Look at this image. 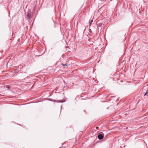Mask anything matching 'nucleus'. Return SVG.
<instances>
[{"label": "nucleus", "instance_id": "nucleus-1", "mask_svg": "<svg viewBox=\"0 0 148 148\" xmlns=\"http://www.w3.org/2000/svg\"><path fill=\"white\" fill-rule=\"evenodd\" d=\"M104 137V134L102 132H100L98 135V138L100 140L102 139Z\"/></svg>", "mask_w": 148, "mask_h": 148}, {"label": "nucleus", "instance_id": "nucleus-2", "mask_svg": "<svg viewBox=\"0 0 148 148\" xmlns=\"http://www.w3.org/2000/svg\"><path fill=\"white\" fill-rule=\"evenodd\" d=\"M51 100L52 101H53L54 102H57L58 103H60V102L63 103V102H64L65 101V100H53V99H51Z\"/></svg>", "mask_w": 148, "mask_h": 148}, {"label": "nucleus", "instance_id": "nucleus-3", "mask_svg": "<svg viewBox=\"0 0 148 148\" xmlns=\"http://www.w3.org/2000/svg\"><path fill=\"white\" fill-rule=\"evenodd\" d=\"M103 25V23H99L97 24L98 27H101Z\"/></svg>", "mask_w": 148, "mask_h": 148}, {"label": "nucleus", "instance_id": "nucleus-4", "mask_svg": "<svg viewBox=\"0 0 148 148\" xmlns=\"http://www.w3.org/2000/svg\"><path fill=\"white\" fill-rule=\"evenodd\" d=\"M31 14L29 13L28 12L27 14V17L29 19H30V18Z\"/></svg>", "mask_w": 148, "mask_h": 148}, {"label": "nucleus", "instance_id": "nucleus-5", "mask_svg": "<svg viewBox=\"0 0 148 148\" xmlns=\"http://www.w3.org/2000/svg\"><path fill=\"white\" fill-rule=\"evenodd\" d=\"M62 65L64 66H67V63H66V64H64L63 63H62Z\"/></svg>", "mask_w": 148, "mask_h": 148}, {"label": "nucleus", "instance_id": "nucleus-6", "mask_svg": "<svg viewBox=\"0 0 148 148\" xmlns=\"http://www.w3.org/2000/svg\"><path fill=\"white\" fill-rule=\"evenodd\" d=\"M148 89H147V90L146 91V92L145 94H144V96H145L146 95H147L148 92Z\"/></svg>", "mask_w": 148, "mask_h": 148}, {"label": "nucleus", "instance_id": "nucleus-7", "mask_svg": "<svg viewBox=\"0 0 148 148\" xmlns=\"http://www.w3.org/2000/svg\"><path fill=\"white\" fill-rule=\"evenodd\" d=\"M92 22L93 21L92 20H91L89 22L90 24L91 25V24H92Z\"/></svg>", "mask_w": 148, "mask_h": 148}, {"label": "nucleus", "instance_id": "nucleus-8", "mask_svg": "<svg viewBox=\"0 0 148 148\" xmlns=\"http://www.w3.org/2000/svg\"><path fill=\"white\" fill-rule=\"evenodd\" d=\"M7 87L8 88V89H9V88H10V86H8V85H7Z\"/></svg>", "mask_w": 148, "mask_h": 148}, {"label": "nucleus", "instance_id": "nucleus-9", "mask_svg": "<svg viewBox=\"0 0 148 148\" xmlns=\"http://www.w3.org/2000/svg\"><path fill=\"white\" fill-rule=\"evenodd\" d=\"M96 128L97 129H98V128H99V127H96Z\"/></svg>", "mask_w": 148, "mask_h": 148}]
</instances>
